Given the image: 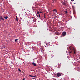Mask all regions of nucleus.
I'll return each mask as SVG.
<instances>
[{
    "mask_svg": "<svg viewBox=\"0 0 80 80\" xmlns=\"http://www.w3.org/2000/svg\"><path fill=\"white\" fill-rule=\"evenodd\" d=\"M69 49L71 50V51L69 52V53L70 55H71V54H72V53H73V52H72V50H73V48L72 47H70Z\"/></svg>",
    "mask_w": 80,
    "mask_h": 80,
    "instance_id": "nucleus-1",
    "label": "nucleus"
},
{
    "mask_svg": "<svg viewBox=\"0 0 80 80\" xmlns=\"http://www.w3.org/2000/svg\"><path fill=\"white\" fill-rule=\"evenodd\" d=\"M66 32H63L62 33V35L63 36V37H65L66 35Z\"/></svg>",
    "mask_w": 80,
    "mask_h": 80,
    "instance_id": "nucleus-2",
    "label": "nucleus"
},
{
    "mask_svg": "<svg viewBox=\"0 0 80 80\" xmlns=\"http://www.w3.org/2000/svg\"><path fill=\"white\" fill-rule=\"evenodd\" d=\"M57 75L58 77H60V76L62 75V74L60 72H58L57 74Z\"/></svg>",
    "mask_w": 80,
    "mask_h": 80,
    "instance_id": "nucleus-3",
    "label": "nucleus"
},
{
    "mask_svg": "<svg viewBox=\"0 0 80 80\" xmlns=\"http://www.w3.org/2000/svg\"><path fill=\"white\" fill-rule=\"evenodd\" d=\"M61 33L59 32H55V35H60Z\"/></svg>",
    "mask_w": 80,
    "mask_h": 80,
    "instance_id": "nucleus-4",
    "label": "nucleus"
},
{
    "mask_svg": "<svg viewBox=\"0 0 80 80\" xmlns=\"http://www.w3.org/2000/svg\"><path fill=\"white\" fill-rule=\"evenodd\" d=\"M0 20H2V21L5 20V19L2 17V16H0Z\"/></svg>",
    "mask_w": 80,
    "mask_h": 80,
    "instance_id": "nucleus-5",
    "label": "nucleus"
},
{
    "mask_svg": "<svg viewBox=\"0 0 80 80\" xmlns=\"http://www.w3.org/2000/svg\"><path fill=\"white\" fill-rule=\"evenodd\" d=\"M3 18H4L5 19H8V16H3Z\"/></svg>",
    "mask_w": 80,
    "mask_h": 80,
    "instance_id": "nucleus-6",
    "label": "nucleus"
},
{
    "mask_svg": "<svg viewBox=\"0 0 80 80\" xmlns=\"http://www.w3.org/2000/svg\"><path fill=\"white\" fill-rule=\"evenodd\" d=\"M32 64L33 65H34V66H37V64H36V63L34 62H32Z\"/></svg>",
    "mask_w": 80,
    "mask_h": 80,
    "instance_id": "nucleus-7",
    "label": "nucleus"
},
{
    "mask_svg": "<svg viewBox=\"0 0 80 80\" xmlns=\"http://www.w3.org/2000/svg\"><path fill=\"white\" fill-rule=\"evenodd\" d=\"M15 20L17 22H18V17H17V16H16Z\"/></svg>",
    "mask_w": 80,
    "mask_h": 80,
    "instance_id": "nucleus-8",
    "label": "nucleus"
},
{
    "mask_svg": "<svg viewBox=\"0 0 80 80\" xmlns=\"http://www.w3.org/2000/svg\"><path fill=\"white\" fill-rule=\"evenodd\" d=\"M64 12H65V14H67V13H68V12H67V11H64Z\"/></svg>",
    "mask_w": 80,
    "mask_h": 80,
    "instance_id": "nucleus-9",
    "label": "nucleus"
},
{
    "mask_svg": "<svg viewBox=\"0 0 80 80\" xmlns=\"http://www.w3.org/2000/svg\"><path fill=\"white\" fill-rule=\"evenodd\" d=\"M29 76L31 77H33V75H29Z\"/></svg>",
    "mask_w": 80,
    "mask_h": 80,
    "instance_id": "nucleus-10",
    "label": "nucleus"
},
{
    "mask_svg": "<svg viewBox=\"0 0 80 80\" xmlns=\"http://www.w3.org/2000/svg\"><path fill=\"white\" fill-rule=\"evenodd\" d=\"M15 42H17V41H18V39H15Z\"/></svg>",
    "mask_w": 80,
    "mask_h": 80,
    "instance_id": "nucleus-11",
    "label": "nucleus"
},
{
    "mask_svg": "<svg viewBox=\"0 0 80 80\" xmlns=\"http://www.w3.org/2000/svg\"><path fill=\"white\" fill-rule=\"evenodd\" d=\"M40 12H39L38 11H37V14H39Z\"/></svg>",
    "mask_w": 80,
    "mask_h": 80,
    "instance_id": "nucleus-12",
    "label": "nucleus"
},
{
    "mask_svg": "<svg viewBox=\"0 0 80 80\" xmlns=\"http://www.w3.org/2000/svg\"><path fill=\"white\" fill-rule=\"evenodd\" d=\"M53 11H54V12H57V10L54 9Z\"/></svg>",
    "mask_w": 80,
    "mask_h": 80,
    "instance_id": "nucleus-13",
    "label": "nucleus"
},
{
    "mask_svg": "<svg viewBox=\"0 0 80 80\" xmlns=\"http://www.w3.org/2000/svg\"><path fill=\"white\" fill-rule=\"evenodd\" d=\"M38 18H40V14H39Z\"/></svg>",
    "mask_w": 80,
    "mask_h": 80,
    "instance_id": "nucleus-14",
    "label": "nucleus"
},
{
    "mask_svg": "<svg viewBox=\"0 0 80 80\" xmlns=\"http://www.w3.org/2000/svg\"><path fill=\"white\" fill-rule=\"evenodd\" d=\"M18 70L19 71V72H21V70H20V69H18Z\"/></svg>",
    "mask_w": 80,
    "mask_h": 80,
    "instance_id": "nucleus-15",
    "label": "nucleus"
},
{
    "mask_svg": "<svg viewBox=\"0 0 80 80\" xmlns=\"http://www.w3.org/2000/svg\"><path fill=\"white\" fill-rule=\"evenodd\" d=\"M39 13H42V12H39Z\"/></svg>",
    "mask_w": 80,
    "mask_h": 80,
    "instance_id": "nucleus-16",
    "label": "nucleus"
},
{
    "mask_svg": "<svg viewBox=\"0 0 80 80\" xmlns=\"http://www.w3.org/2000/svg\"><path fill=\"white\" fill-rule=\"evenodd\" d=\"M36 16H37V17H38V15H36Z\"/></svg>",
    "mask_w": 80,
    "mask_h": 80,
    "instance_id": "nucleus-17",
    "label": "nucleus"
},
{
    "mask_svg": "<svg viewBox=\"0 0 80 80\" xmlns=\"http://www.w3.org/2000/svg\"><path fill=\"white\" fill-rule=\"evenodd\" d=\"M74 0H71V1H72V2H73V1H74Z\"/></svg>",
    "mask_w": 80,
    "mask_h": 80,
    "instance_id": "nucleus-18",
    "label": "nucleus"
},
{
    "mask_svg": "<svg viewBox=\"0 0 80 80\" xmlns=\"http://www.w3.org/2000/svg\"><path fill=\"white\" fill-rule=\"evenodd\" d=\"M33 77H36V76H33Z\"/></svg>",
    "mask_w": 80,
    "mask_h": 80,
    "instance_id": "nucleus-19",
    "label": "nucleus"
},
{
    "mask_svg": "<svg viewBox=\"0 0 80 80\" xmlns=\"http://www.w3.org/2000/svg\"><path fill=\"white\" fill-rule=\"evenodd\" d=\"M63 5H65V3H63Z\"/></svg>",
    "mask_w": 80,
    "mask_h": 80,
    "instance_id": "nucleus-20",
    "label": "nucleus"
},
{
    "mask_svg": "<svg viewBox=\"0 0 80 80\" xmlns=\"http://www.w3.org/2000/svg\"><path fill=\"white\" fill-rule=\"evenodd\" d=\"M74 54H75V51L74 52Z\"/></svg>",
    "mask_w": 80,
    "mask_h": 80,
    "instance_id": "nucleus-21",
    "label": "nucleus"
},
{
    "mask_svg": "<svg viewBox=\"0 0 80 80\" xmlns=\"http://www.w3.org/2000/svg\"><path fill=\"white\" fill-rule=\"evenodd\" d=\"M44 17H45V14H44Z\"/></svg>",
    "mask_w": 80,
    "mask_h": 80,
    "instance_id": "nucleus-22",
    "label": "nucleus"
},
{
    "mask_svg": "<svg viewBox=\"0 0 80 80\" xmlns=\"http://www.w3.org/2000/svg\"><path fill=\"white\" fill-rule=\"evenodd\" d=\"M22 80H25V78H23Z\"/></svg>",
    "mask_w": 80,
    "mask_h": 80,
    "instance_id": "nucleus-23",
    "label": "nucleus"
},
{
    "mask_svg": "<svg viewBox=\"0 0 80 80\" xmlns=\"http://www.w3.org/2000/svg\"><path fill=\"white\" fill-rule=\"evenodd\" d=\"M32 9H33V10H34V9H33V7H32Z\"/></svg>",
    "mask_w": 80,
    "mask_h": 80,
    "instance_id": "nucleus-24",
    "label": "nucleus"
},
{
    "mask_svg": "<svg viewBox=\"0 0 80 80\" xmlns=\"http://www.w3.org/2000/svg\"><path fill=\"white\" fill-rule=\"evenodd\" d=\"M44 18H45V17H44Z\"/></svg>",
    "mask_w": 80,
    "mask_h": 80,
    "instance_id": "nucleus-25",
    "label": "nucleus"
}]
</instances>
